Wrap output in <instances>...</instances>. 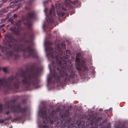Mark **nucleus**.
Wrapping results in <instances>:
<instances>
[{"mask_svg": "<svg viewBox=\"0 0 128 128\" xmlns=\"http://www.w3.org/2000/svg\"><path fill=\"white\" fill-rule=\"evenodd\" d=\"M106 128H108L106 127Z\"/></svg>", "mask_w": 128, "mask_h": 128, "instance_id": "44", "label": "nucleus"}, {"mask_svg": "<svg viewBox=\"0 0 128 128\" xmlns=\"http://www.w3.org/2000/svg\"><path fill=\"white\" fill-rule=\"evenodd\" d=\"M61 46L63 48H66V45L65 43L64 42H62L61 44Z\"/></svg>", "mask_w": 128, "mask_h": 128, "instance_id": "20", "label": "nucleus"}, {"mask_svg": "<svg viewBox=\"0 0 128 128\" xmlns=\"http://www.w3.org/2000/svg\"><path fill=\"white\" fill-rule=\"evenodd\" d=\"M6 38L7 40L3 41L4 44L11 48L12 46V44H13V50L8 52L7 48L0 45V50L2 52L6 53L8 56L11 57L14 60H17L19 58L20 56L18 52L21 51L24 52L23 56L25 58L30 57L37 58L35 50L30 44L24 48V45L21 43H13L14 42L16 41V39L11 34L7 35Z\"/></svg>", "mask_w": 128, "mask_h": 128, "instance_id": "2", "label": "nucleus"}, {"mask_svg": "<svg viewBox=\"0 0 128 128\" xmlns=\"http://www.w3.org/2000/svg\"><path fill=\"white\" fill-rule=\"evenodd\" d=\"M42 127L43 128H47L48 127V126L46 125H44L42 126Z\"/></svg>", "mask_w": 128, "mask_h": 128, "instance_id": "27", "label": "nucleus"}, {"mask_svg": "<svg viewBox=\"0 0 128 128\" xmlns=\"http://www.w3.org/2000/svg\"><path fill=\"white\" fill-rule=\"evenodd\" d=\"M83 63H84V62H83Z\"/></svg>", "mask_w": 128, "mask_h": 128, "instance_id": "42", "label": "nucleus"}, {"mask_svg": "<svg viewBox=\"0 0 128 128\" xmlns=\"http://www.w3.org/2000/svg\"><path fill=\"white\" fill-rule=\"evenodd\" d=\"M55 11L54 9L53 8H51L50 10L49 13V15L50 17L49 18L46 20L48 22L49 24H50L51 25L54 22L53 18L55 16Z\"/></svg>", "mask_w": 128, "mask_h": 128, "instance_id": "9", "label": "nucleus"}, {"mask_svg": "<svg viewBox=\"0 0 128 128\" xmlns=\"http://www.w3.org/2000/svg\"><path fill=\"white\" fill-rule=\"evenodd\" d=\"M16 101V99H14L8 101L6 102L4 106L6 109H10L14 113L17 112V114H14V116L16 117L15 120H21L26 116L27 108H22L20 104L14 106L10 104L11 102L14 103Z\"/></svg>", "mask_w": 128, "mask_h": 128, "instance_id": "3", "label": "nucleus"}, {"mask_svg": "<svg viewBox=\"0 0 128 128\" xmlns=\"http://www.w3.org/2000/svg\"><path fill=\"white\" fill-rule=\"evenodd\" d=\"M50 71H51V68H50Z\"/></svg>", "mask_w": 128, "mask_h": 128, "instance_id": "41", "label": "nucleus"}, {"mask_svg": "<svg viewBox=\"0 0 128 128\" xmlns=\"http://www.w3.org/2000/svg\"><path fill=\"white\" fill-rule=\"evenodd\" d=\"M1 36V35L0 34V37Z\"/></svg>", "mask_w": 128, "mask_h": 128, "instance_id": "43", "label": "nucleus"}, {"mask_svg": "<svg viewBox=\"0 0 128 128\" xmlns=\"http://www.w3.org/2000/svg\"><path fill=\"white\" fill-rule=\"evenodd\" d=\"M102 119L101 117H98L95 121L94 124L92 122V126L90 128H104V127L102 126L104 122H100L99 123V121L101 120Z\"/></svg>", "mask_w": 128, "mask_h": 128, "instance_id": "8", "label": "nucleus"}, {"mask_svg": "<svg viewBox=\"0 0 128 128\" xmlns=\"http://www.w3.org/2000/svg\"><path fill=\"white\" fill-rule=\"evenodd\" d=\"M8 119L7 118H5L3 120V122H4V121H6V120H8Z\"/></svg>", "mask_w": 128, "mask_h": 128, "instance_id": "35", "label": "nucleus"}, {"mask_svg": "<svg viewBox=\"0 0 128 128\" xmlns=\"http://www.w3.org/2000/svg\"><path fill=\"white\" fill-rule=\"evenodd\" d=\"M26 9L27 10H29L30 9V7H28L27 6H26L25 7Z\"/></svg>", "mask_w": 128, "mask_h": 128, "instance_id": "31", "label": "nucleus"}, {"mask_svg": "<svg viewBox=\"0 0 128 128\" xmlns=\"http://www.w3.org/2000/svg\"><path fill=\"white\" fill-rule=\"evenodd\" d=\"M46 27V25L45 23H44L43 24V28L44 29Z\"/></svg>", "mask_w": 128, "mask_h": 128, "instance_id": "26", "label": "nucleus"}, {"mask_svg": "<svg viewBox=\"0 0 128 128\" xmlns=\"http://www.w3.org/2000/svg\"><path fill=\"white\" fill-rule=\"evenodd\" d=\"M35 16V13L34 11H32L28 12L26 15V16H22V21H26L24 23V25H26L30 28L31 26L32 22L31 20L34 19Z\"/></svg>", "mask_w": 128, "mask_h": 128, "instance_id": "6", "label": "nucleus"}, {"mask_svg": "<svg viewBox=\"0 0 128 128\" xmlns=\"http://www.w3.org/2000/svg\"><path fill=\"white\" fill-rule=\"evenodd\" d=\"M46 50L49 52L47 56H50L52 58L53 69L51 76L54 79L52 82V77L48 76L47 78L48 85L51 82L64 83L69 81L74 82L78 79L75 74V69L72 65H70L69 66H67L66 63L69 58V56L66 55L62 58L58 55L56 48H52L50 46L47 48Z\"/></svg>", "mask_w": 128, "mask_h": 128, "instance_id": "1", "label": "nucleus"}, {"mask_svg": "<svg viewBox=\"0 0 128 128\" xmlns=\"http://www.w3.org/2000/svg\"><path fill=\"white\" fill-rule=\"evenodd\" d=\"M34 0H28V1L27 2L28 4L29 5H30L34 1Z\"/></svg>", "mask_w": 128, "mask_h": 128, "instance_id": "15", "label": "nucleus"}, {"mask_svg": "<svg viewBox=\"0 0 128 128\" xmlns=\"http://www.w3.org/2000/svg\"><path fill=\"white\" fill-rule=\"evenodd\" d=\"M46 108L44 106L40 110L38 113L39 114H41V117L45 119L44 120L43 123L47 124L49 120L51 122L55 121L57 118V112L55 110L52 111L48 117L46 113Z\"/></svg>", "mask_w": 128, "mask_h": 128, "instance_id": "4", "label": "nucleus"}, {"mask_svg": "<svg viewBox=\"0 0 128 128\" xmlns=\"http://www.w3.org/2000/svg\"><path fill=\"white\" fill-rule=\"evenodd\" d=\"M62 10H64V11H66V9L64 7L62 8Z\"/></svg>", "mask_w": 128, "mask_h": 128, "instance_id": "30", "label": "nucleus"}, {"mask_svg": "<svg viewBox=\"0 0 128 128\" xmlns=\"http://www.w3.org/2000/svg\"><path fill=\"white\" fill-rule=\"evenodd\" d=\"M3 122H4L3 120H0V123H3Z\"/></svg>", "mask_w": 128, "mask_h": 128, "instance_id": "34", "label": "nucleus"}, {"mask_svg": "<svg viewBox=\"0 0 128 128\" xmlns=\"http://www.w3.org/2000/svg\"><path fill=\"white\" fill-rule=\"evenodd\" d=\"M11 22L12 23H14V20H12L11 21Z\"/></svg>", "mask_w": 128, "mask_h": 128, "instance_id": "37", "label": "nucleus"}, {"mask_svg": "<svg viewBox=\"0 0 128 128\" xmlns=\"http://www.w3.org/2000/svg\"><path fill=\"white\" fill-rule=\"evenodd\" d=\"M1 26V28H2V27H3V26Z\"/></svg>", "mask_w": 128, "mask_h": 128, "instance_id": "38", "label": "nucleus"}, {"mask_svg": "<svg viewBox=\"0 0 128 128\" xmlns=\"http://www.w3.org/2000/svg\"><path fill=\"white\" fill-rule=\"evenodd\" d=\"M70 51L68 50H66V51L64 52V54H70Z\"/></svg>", "mask_w": 128, "mask_h": 128, "instance_id": "16", "label": "nucleus"}, {"mask_svg": "<svg viewBox=\"0 0 128 128\" xmlns=\"http://www.w3.org/2000/svg\"><path fill=\"white\" fill-rule=\"evenodd\" d=\"M3 71L5 72H8V68H3Z\"/></svg>", "mask_w": 128, "mask_h": 128, "instance_id": "21", "label": "nucleus"}, {"mask_svg": "<svg viewBox=\"0 0 128 128\" xmlns=\"http://www.w3.org/2000/svg\"><path fill=\"white\" fill-rule=\"evenodd\" d=\"M102 110H103L102 108H100L99 110V111L100 112H102Z\"/></svg>", "mask_w": 128, "mask_h": 128, "instance_id": "36", "label": "nucleus"}, {"mask_svg": "<svg viewBox=\"0 0 128 128\" xmlns=\"http://www.w3.org/2000/svg\"><path fill=\"white\" fill-rule=\"evenodd\" d=\"M68 122H69V123H70V121H68Z\"/></svg>", "mask_w": 128, "mask_h": 128, "instance_id": "40", "label": "nucleus"}, {"mask_svg": "<svg viewBox=\"0 0 128 128\" xmlns=\"http://www.w3.org/2000/svg\"><path fill=\"white\" fill-rule=\"evenodd\" d=\"M74 126V124H72V125L71 124L70 126H69L68 127V128H74L73 127Z\"/></svg>", "mask_w": 128, "mask_h": 128, "instance_id": "24", "label": "nucleus"}, {"mask_svg": "<svg viewBox=\"0 0 128 128\" xmlns=\"http://www.w3.org/2000/svg\"><path fill=\"white\" fill-rule=\"evenodd\" d=\"M10 113V112L9 111H7L5 113V114L7 115L9 113Z\"/></svg>", "mask_w": 128, "mask_h": 128, "instance_id": "29", "label": "nucleus"}, {"mask_svg": "<svg viewBox=\"0 0 128 128\" xmlns=\"http://www.w3.org/2000/svg\"><path fill=\"white\" fill-rule=\"evenodd\" d=\"M56 47L59 50H61V46L60 44H57L56 45Z\"/></svg>", "mask_w": 128, "mask_h": 128, "instance_id": "19", "label": "nucleus"}, {"mask_svg": "<svg viewBox=\"0 0 128 128\" xmlns=\"http://www.w3.org/2000/svg\"><path fill=\"white\" fill-rule=\"evenodd\" d=\"M5 32V31L4 30L3 31V32Z\"/></svg>", "mask_w": 128, "mask_h": 128, "instance_id": "39", "label": "nucleus"}, {"mask_svg": "<svg viewBox=\"0 0 128 128\" xmlns=\"http://www.w3.org/2000/svg\"><path fill=\"white\" fill-rule=\"evenodd\" d=\"M66 2H65V6H70V4L68 0H65Z\"/></svg>", "mask_w": 128, "mask_h": 128, "instance_id": "13", "label": "nucleus"}, {"mask_svg": "<svg viewBox=\"0 0 128 128\" xmlns=\"http://www.w3.org/2000/svg\"><path fill=\"white\" fill-rule=\"evenodd\" d=\"M75 61L76 62L78 63L79 65L76 66V68L77 70L79 75L82 78L85 77L88 74L89 70L88 68L82 64H80V59L79 57L76 56Z\"/></svg>", "mask_w": 128, "mask_h": 128, "instance_id": "5", "label": "nucleus"}, {"mask_svg": "<svg viewBox=\"0 0 128 128\" xmlns=\"http://www.w3.org/2000/svg\"><path fill=\"white\" fill-rule=\"evenodd\" d=\"M12 117L11 116H9V117L8 118H7V119H8V120H9L10 119H11Z\"/></svg>", "mask_w": 128, "mask_h": 128, "instance_id": "33", "label": "nucleus"}, {"mask_svg": "<svg viewBox=\"0 0 128 128\" xmlns=\"http://www.w3.org/2000/svg\"><path fill=\"white\" fill-rule=\"evenodd\" d=\"M26 99H24L22 101V103L23 104H25L26 103Z\"/></svg>", "mask_w": 128, "mask_h": 128, "instance_id": "23", "label": "nucleus"}, {"mask_svg": "<svg viewBox=\"0 0 128 128\" xmlns=\"http://www.w3.org/2000/svg\"><path fill=\"white\" fill-rule=\"evenodd\" d=\"M3 106V105L0 104V112L2 111Z\"/></svg>", "mask_w": 128, "mask_h": 128, "instance_id": "22", "label": "nucleus"}, {"mask_svg": "<svg viewBox=\"0 0 128 128\" xmlns=\"http://www.w3.org/2000/svg\"><path fill=\"white\" fill-rule=\"evenodd\" d=\"M57 14L62 16H63L66 14L65 13L62 11H58L57 12Z\"/></svg>", "mask_w": 128, "mask_h": 128, "instance_id": "11", "label": "nucleus"}, {"mask_svg": "<svg viewBox=\"0 0 128 128\" xmlns=\"http://www.w3.org/2000/svg\"><path fill=\"white\" fill-rule=\"evenodd\" d=\"M47 44L49 45H50L52 44V43L49 42H48L47 43Z\"/></svg>", "mask_w": 128, "mask_h": 128, "instance_id": "32", "label": "nucleus"}, {"mask_svg": "<svg viewBox=\"0 0 128 128\" xmlns=\"http://www.w3.org/2000/svg\"><path fill=\"white\" fill-rule=\"evenodd\" d=\"M23 35L24 36V37H26V36L27 35H28V33H27L26 32H24L23 33Z\"/></svg>", "mask_w": 128, "mask_h": 128, "instance_id": "25", "label": "nucleus"}, {"mask_svg": "<svg viewBox=\"0 0 128 128\" xmlns=\"http://www.w3.org/2000/svg\"><path fill=\"white\" fill-rule=\"evenodd\" d=\"M50 1V2H51V0H47L44 1L43 2V3L44 5H45L47 4L48 2Z\"/></svg>", "mask_w": 128, "mask_h": 128, "instance_id": "14", "label": "nucleus"}, {"mask_svg": "<svg viewBox=\"0 0 128 128\" xmlns=\"http://www.w3.org/2000/svg\"><path fill=\"white\" fill-rule=\"evenodd\" d=\"M115 128H126L125 125H123L121 127L119 126H116L115 127Z\"/></svg>", "mask_w": 128, "mask_h": 128, "instance_id": "17", "label": "nucleus"}, {"mask_svg": "<svg viewBox=\"0 0 128 128\" xmlns=\"http://www.w3.org/2000/svg\"><path fill=\"white\" fill-rule=\"evenodd\" d=\"M63 53V52L61 50H59V51L58 52V54L60 56H61L62 54Z\"/></svg>", "mask_w": 128, "mask_h": 128, "instance_id": "18", "label": "nucleus"}, {"mask_svg": "<svg viewBox=\"0 0 128 128\" xmlns=\"http://www.w3.org/2000/svg\"><path fill=\"white\" fill-rule=\"evenodd\" d=\"M19 40L20 42H23L25 43H29L30 44H32V40L28 39L26 40L24 38H20L19 39Z\"/></svg>", "mask_w": 128, "mask_h": 128, "instance_id": "10", "label": "nucleus"}, {"mask_svg": "<svg viewBox=\"0 0 128 128\" xmlns=\"http://www.w3.org/2000/svg\"><path fill=\"white\" fill-rule=\"evenodd\" d=\"M18 17V16L16 14H15L14 15V18H16Z\"/></svg>", "mask_w": 128, "mask_h": 128, "instance_id": "28", "label": "nucleus"}, {"mask_svg": "<svg viewBox=\"0 0 128 128\" xmlns=\"http://www.w3.org/2000/svg\"><path fill=\"white\" fill-rule=\"evenodd\" d=\"M21 22V20H19L16 23V28L14 26L10 28V29L12 31L13 34L19 36L20 33V30H23V28L21 26V25L20 23Z\"/></svg>", "mask_w": 128, "mask_h": 128, "instance_id": "7", "label": "nucleus"}, {"mask_svg": "<svg viewBox=\"0 0 128 128\" xmlns=\"http://www.w3.org/2000/svg\"><path fill=\"white\" fill-rule=\"evenodd\" d=\"M69 1L71 3L74 5L78 4V0H76L74 2L71 1L70 0H69Z\"/></svg>", "mask_w": 128, "mask_h": 128, "instance_id": "12", "label": "nucleus"}]
</instances>
